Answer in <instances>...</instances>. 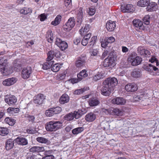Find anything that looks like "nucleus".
Masks as SVG:
<instances>
[{
    "label": "nucleus",
    "mask_w": 159,
    "mask_h": 159,
    "mask_svg": "<svg viewBox=\"0 0 159 159\" xmlns=\"http://www.w3.org/2000/svg\"><path fill=\"white\" fill-rule=\"evenodd\" d=\"M118 84L117 79L115 77L106 79L103 82V86L101 90L102 94L105 96H109L111 91Z\"/></svg>",
    "instance_id": "obj_1"
},
{
    "label": "nucleus",
    "mask_w": 159,
    "mask_h": 159,
    "mask_svg": "<svg viewBox=\"0 0 159 159\" xmlns=\"http://www.w3.org/2000/svg\"><path fill=\"white\" fill-rule=\"evenodd\" d=\"M62 126L61 121L52 120L46 123L45 128L48 131H53L61 128Z\"/></svg>",
    "instance_id": "obj_2"
},
{
    "label": "nucleus",
    "mask_w": 159,
    "mask_h": 159,
    "mask_svg": "<svg viewBox=\"0 0 159 159\" xmlns=\"http://www.w3.org/2000/svg\"><path fill=\"white\" fill-rule=\"evenodd\" d=\"M0 72L4 75H7L10 73L7 70V63L6 59L2 58L0 59Z\"/></svg>",
    "instance_id": "obj_3"
},
{
    "label": "nucleus",
    "mask_w": 159,
    "mask_h": 159,
    "mask_svg": "<svg viewBox=\"0 0 159 159\" xmlns=\"http://www.w3.org/2000/svg\"><path fill=\"white\" fill-rule=\"evenodd\" d=\"M116 65L115 61L113 57H111L106 58L103 61V65L105 67L112 68Z\"/></svg>",
    "instance_id": "obj_4"
},
{
    "label": "nucleus",
    "mask_w": 159,
    "mask_h": 159,
    "mask_svg": "<svg viewBox=\"0 0 159 159\" xmlns=\"http://www.w3.org/2000/svg\"><path fill=\"white\" fill-rule=\"evenodd\" d=\"M75 25V20L74 17H70L64 26L65 31H69L74 27Z\"/></svg>",
    "instance_id": "obj_5"
},
{
    "label": "nucleus",
    "mask_w": 159,
    "mask_h": 159,
    "mask_svg": "<svg viewBox=\"0 0 159 159\" xmlns=\"http://www.w3.org/2000/svg\"><path fill=\"white\" fill-rule=\"evenodd\" d=\"M32 73V68L30 67L24 68L21 71V76L24 79L28 78Z\"/></svg>",
    "instance_id": "obj_6"
},
{
    "label": "nucleus",
    "mask_w": 159,
    "mask_h": 159,
    "mask_svg": "<svg viewBox=\"0 0 159 159\" xmlns=\"http://www.w3.org/2000/svg\"><path fill=\"white\" fill-rule=\"evenodd\" d=\"M17 101L16 97L15 96L10 95L6 96L5 102L9 105L13 104Z\"/></svg>",
    "instance_id": "obj_7"
},
{
    "label": "nucleus",
    "mask_w": 159,
    "mask_h": 159,
    "mask_svg": "<svg viewBox=\"0 0 159 159\" xmlns=\"http://www.w3.org/2000/svg\"><path fill=\"white\" fill-rule=\"evenodd\" d=\"M142 59L141 57L137 56L134 58H129V63H131V65L133 66H136L140 64Z\"/></svg>",
    "instance_id": "obj_8"
},
{
    "label": "nucleus",
    "mask_w": 159,
    "mask_h": 159,
    "mask_svg": "<svg viewBox=\"0 0 159 159\" xmlns=\"http://www.w3.org/2000/svg\"><path fill=\"white\" fill-rule=\"evenodd\" d=\"M16 81V79L12 77L5 80L2 82V84L4 86H9L14 84Z\"/></svg>",
    "instance_id": "obj_9"
},
{
    "label": "nucleus",
    "mask_w": 159,
    "mask_h": 159,
    "mask_svg": "<svg viewBox=\"0 0 159 159\" xmlns=\"http://www.w3.org/2000/svg\"><path fill=\"white\" fill-rule=\"evenodd\" d=\"M125 90L128 92H134L137 91L138 87L137 85L134 83L129 84L125 87Z\"/></svg>",
    "instance_id": "obj_10"
},
{
    "label": "nucleus",
    "mask_w": 159,
    "mask_h": 159,
    "mask_svg": "<svg viewBox=\"0 0 159 159\" xmlns=\"http://www.w3.org/2000/svg\"><path fill=\"white\" fill-rule=\"evenodd\" d=\"M45 99V97L43 94H39L36 96L34 102V103L37 105H40L43 103V100Z\"/></svg>",
    "instance_id": "obj_11"
},
{
    "label": "nucleus",
    "mask_w": 159,
    "mask_h": 159,
    "mask_svg": "<svg viewBox=\"0 0 159 159\" xmlns=\"http://www.w3.org/2000/svg\"><path fill=\"white\" fill-rule=\"evenodd\" d=\"M14 141L18 145L23 146L27 145L28 143L27 140L22 137H18L14 140Z\"/></svg>",
    "instance_id": "obj_12"
},
{
    "label": "nucleus",
    "mask_w": 159,
    "mask_h": 159,
    "mask_svg": "<svg viewBox=\"0 0 159 159\" xmlns=\"http://www.w3.org/2000/svg\"><path fill=\"white\" fill-rule=\"evenodd\" d=\"M111 102L114 104L124 105L126 102V100L121 97H117L112 99Z\"/></svg>",
    "instance_id": "obj_13"
},
{
    "label": "nucleus",
    "mask_w": 159,
    "mask_h": 159,
    "mask_svg": "<svg viewBox=\"0 0 159 159\" xmlns=\"http://www.w3.org/2000/svg\"><path fill=\"white\" fill-rule=\"evenodd\" d=\"M121 11L124 13L130 12L134 10V7L132 4H127L125 7L122 6L121 7Z\"/></svg>",
    "instance_id": "obj_14"
},
{
    "label": "nucleus",
    "mask_w": 159,
    "mask_h": 159,
    "mask_svg": "<svg viewBox=\"0 0 159 159\" xmlns=\"http://www.w3.org/2000/svg\"><path fill=\"white\" fill-rule=\"evenodd\" d=\"M106 28L109 31H113L116 28L115 22L111 20H109L106 23Z\"/></svg>",
    "instance_id": "obj_15"
},
{
    "label": "nucleus",
    "mask_w": 159,
    "mask_h": 159,
    "mask_svg": "<svg viewBox=\"0 0 159 159\" xmlns=\"http://www.w3.org/2000/svg\"><path fill=\"white\" fill-rule=\"evenodd\" d=\"M105 71L102 70L98 72L96 75H95L93 77V80L96 81L100 79H103L105 76Z\"/></svg>",
    "instance_id": "obj_16"
},
{
    "label": "nucleus",
    "mask_w": 159,
    "mask_h": 159,
    "mask_svg": "<svg viewBox=\"0 0 159 159\" xmlns=\"http://www.w3.org/2000/svg\"><path fill=\"white\" fill-rule=\"evenodd\" d=\"M106 113H109L110 114L117 116H122L123 115V110H105Z\"/></svg>",
    "instance_id": "obj_17"
},
{
    "label": "nucleus",
    "mask_w": 159,
    "mask_h": 159,
    "mask_svg": "<svg viewBox=\"0 0 159 159\" xmlns=\"http://www.w3.org/2000/svg\"><path fill=\"white\" fill-rule=\"evenodd\" d=\"M69 100V96L66 94H64L60 97L59 102L60 104H63L68 102Z\"/></svg>",
    "instance_id": "obj_18"
},
{
    "label": "nucleus",
    "mask_w": 159,
    "mask_h": 159,
    "mask_svg": "<svg viewBox=\"0 0 159 159\" xmlns=\"http://www.w3.org/2000/svg\"><path fill=\"white\" fill-rule=\"evenodd\" d=\"M147 10L148 11H153L156 10L157 8V4L155 2L150 3L147 6Z\"/></svg>",
    "instance_id": "obj_19"
},
{
    "label": "nucleus",
    "mask_w": 159,
    "mask_h": 159,
    "mask_svg": "<svg viewBox=\"0 0 159 159\" xmlns=\"http://www.w3.org/2000/svg\"><path fill=\"white\" fill-rule=\"evenodd\" d=\"M14 145V141L11 139H9L6 142L5 148L7 150H10L13 148Z\"/></svg>",
    "instance_id": "obj_20"
},
{
    "label": "nucleus",
    "mask_w": 159,
    "mask_h": 159,
    "mask_svg": "<svg viewBox=\"0 0 159 159\" xmlns=\"http://www.w3.org/2000/svg\"><path fill=\"white\" fill-rule=\"evenodd\" d=\"M45 148L43 147L34 146L30 149V151L33 152H39L45 151Z\"/></svg>",
    "instance_id": "obj_21"
},
{
    "label": "nucleus",
    "mask_w": 159,
    "mask_h": 159,
    "mask_svg": "<svg viewBox=\"0 0 159 159\" xmlns=\"http://www.w3.org/2000/svg\"><path fill=\"white\" fill-rule=\"evenodd\" d=\"M88 76V74L85 70H83L77 75L78 80L80 81Z\"/></svg>",
    "instance_id": "obj_22"
},
{
    "label": "nucleus",
    "mask_w": 159,
    "mask_h": 159,
    "mask_svg": "<svg viewBox=\"0 0 159 159\" xmlns=\"http://www.w3.org/2000/svg\"><path fill=\"white\" fill-rule=\"evenodd\" d=\"M86 110H77V111H75L73 114L74 118L78 119L80 117L83 115L87 112Z\"/></svg>",
    "instance_id": "obj_23"
},
{
    "label": "nucleus",
    "mask_w": 159,
    "mask_h": 159,
    "mask_svg": "<svg viewBox=\"0 0 159 159\" xmlns=\"http://www.w3.org/2000/svg\"><path fill=\"white\" fill-rule=\"evenodd\" d=\"M96 118L95 115L92 112H90L87 114L85 117L86 120L88 122L93 121Z\"/></svg>",
    "instance_id": "obj_24"
},
{
    "label": "nucleus",
    "mask_w": 159,
    "mask_h": 159,
    "mask_svg": "<svg viewBox=\"0 0 159 159\" xmlns=\"http://www.w3.org/2000/svg\"><path fill=\"white\" fill-rule=\"evenodd\" d=\"M85 61L84 59L80 57L78 58L75 63L76 66L78 67H81L84 66Z\"/></svg>",
    "instance_id": "obj_25"
},
{
    "label": "nucleus",
    "mask_w": 159,
    "mask_h": 159,
    "mask_svg": "<svg viewBox=\"0 0 159 159\" xmlns=\"http://www.w3.org/2000/svg\"><path fill=\"white\" fill-rule=\"evenodd\" d=\"M149 1V0H139L137 2V5L140 7H145L148 5Z\"/></svg>",
    "instance_id": "obj_26"
},
{
    "label": "nucleus",
    "mask_w": 159,
    "mask_h": 159,
    "mask_svg": "<svg viewBox=\"0 0 159 159\" xmlns=\"http://www.w3.org/2000/svg\"><path fill=\"white\" fill-rule=\"evenodd\" d=\"M133 23L135 27L139 28L140 29H143V22L139 20H134L133 21Z\"/></svg>",
    "instance_id": "obj_27"
},
{
    "label": "nucleus",
    "mask_w": 159,
    "mask_h": 159,
    "mask_svg": "<svg viewBox=\"0 0 159 159\" xmlns=\"http://www.w3.org/2000/svg\"><path fill=\"white\" fill-rule=\"evenodd\" d=\"M52 153V151H44V154L45 156L43 157L42 159H54V157L51 154Z\"/></svg>",
    "instance_id": "obj_28"
},
{
    "label": "nucleus",
    "mask_w": 159,
    "mask_h": 159,
    "mask_svg": "<svg viewBox=\"0 0 159 159\" xmlns=\"http://www.w3.org/2000/svg\"><path fill=\"white\" fill-rule=\"evenodd\" d=\"M54 63V61H50L47 60V62L44 63L43 65V69L45 70L49 69L52 66Z\"/></svg>",
    "instance_id": "obj_29"
},
{
    "label": "nucleus",
    "mask_w": 159,
    "mask_h": 159,
    "mask_svg": "<svg viewBox=\"0 0 159 159\" xmlns=\"http://www.w3.org/2000/svg\"><path fill=\"white\" fill-rule=\"evenodd\" d=\"M89 30V26L88 25H86L83 28H82L79 31L80 34L82 35H84Z\"/></svg>",
    "instance_id": "obj_30"
},
{
    "label": "nucleus",
    "mask_w": 159,
    "mask_h": 159,
    "mask_svg": "<svg viewBox=\"0 0 159 159\" xmlns=\"http://www.w3.org/2000/svg\"><path fill=\"white\" fill-rule=\"evenodd\" d=\"M32 10L30 8L24 7L20 10V13L21 14L27 15L29 13H31L32 12Z\"/></svg>",
    "instance_id": "obj_31"
},
{
    "label": "nucleus",
    "mask_w": 159,
    "mask_h": 159,
    "mask_svg": "<svg viewBox=\"0 0 159 159\" xmlns=\"http://www.w3.org/2000/svg\"><path fill=\"white\" fill-rule=\"evenodd\" d=\"M100 103L99 100L93 98L89 100V104L91 106H95L98 105Z\"/></svg>",
    "instance_id": "obj_32"
},
{
    "label": "nucleus",
    "mask_w": 159,
    "mask_h": 159,
    "mask_svg": "<svg viewBox=\"0 0 159 159\" xmlns=\"http://www.w3.org/2000/svg\"><path fill=\"white\" fill-rule=\"evenodd\" d=\"M9 133V130L7 128L0 127V135L5 136L7 134Z\"/></svg>",
    "instance_id": "obj_33"
},
{
    "label": "nucleus",
    "mask_w": 159,
    "mask_h": 159,
    "mask_svg": "<svg viewBox=\"0 0 159 159\" xmlns=\"http://www.w3.org/2000/svg\"><path fill=\"white\" fill-rule=\"evenodd\" d=\"M83 17V12L82 8H80L79 11V13L78 14L77 19L78 22L81 23L82 21Z\"/></svg>",
    "instance_id": "obj_34"
},
{
    "label": "nucleus",
    "mask_w": 159,
    "mask_h": 159,
    "mask_svg": "<svg viewBox=\"0 0 159 159\" xmlns=\"http://www.w3.org/2000/svg\"><path fill=\"white\" fill-rule=\"evenodd\" d=\"M61 19V16L58 15L56 17L55 20L52 22L51 24L54 26H56L59 24Z\"/></svg>",
    "instance_id": "obj_35"
},
{
    "label": "nucleus",
    "mask_w": 159,
    "mask_h": 159,
    "mask_svg": "<svg viewBox=\"0 0 159 159\" xmlns=\"http://www.w3.org/2000/svg\"><path fill=\"white\" fill-rule=\"evenodd\" d=\"M131 75L133 77L137 78L140 77L141 73L138 70L135 69L133 71Z\"/></svg>",
    "instance_id": "obj_36"
},
{
    "label": "nucleus",
    "mask_w": 159,
    "mask_h": 159,
    "mask_svg": "<svg viewBox=\"0 0 159 159\" xmlns=\"http://www.w3.org/2000/svg\"><path fill=\"white\" fill-rule=\"evenodd\" d=\"M37 141L42 143H49V141L47 139L43 137H38L36 138Z\"/></svg>",
    "instance_id": "obj_37"
},
{
    "label": "nucleus",
    "mask_w": 159,
    "mask_h": 159,
    "mask_svg": "<svg viewBox=\"0 0 159 159\" xmlns=\"http://www.w3.org/2000/svg\"><path fill=\"white\" fill-rule=\"evenodd\" d=\"M84 130L83 127H79L73 129L72 130V133L74 134H77L81 133Z\"/></svg>",
    "instance_id": "obj_38"
},
{
    "label": "nucleus",
    "mask_w": 159,
    "mask_h": 159,
    "mask_svg": "<svg viewBox=\"0 0 159 159\" xmlns=\"http://www.w3.org/2000/svg\"><path fill=\"white\" fill-rule=\"evenodd\" d=\"M48 57L47 58V60L50 61H53V59L54 57L55 56L54 54V51H49L48 54Z\"/></svg>",
    "instance_id": "obj_39"
},
{
    "label": "nucleus",
    "mask_w": 159,
    "mask_h": 159,
    "mask_svg": "<svg viewBox=\"0 0 159 159\" xmlns=\"http://www.w3.org/2000/svg\"><path fill=\"white\" fill-rule=\"evenodd\" d=\"M5 121L7 124L11 126L13 125L15 123V121L14 119H10L8 117L6 118Z\"/></svg>",
    "instance_id": "obj_40"
},
{
    "label": "nucleus",
    "mask_w": 159,
    "mask_h": 159,
    "mask_svg": "<svg viewBox=\"0 0 159 159\" xmlns=\"http://www.w3.org/2000/svg\"><path fill=\"white\" fill-rule=\"evenodd\" d=\"M46 37L47 40L49 43H51L52 42L53 38L52 34L51 33V32H47Z\"/></svg>",
    "instance_id": "obj_41"
},
{
    "label": "nucleus",
    "mask_w": 159,
    "mask_h": 159,
    "mask_svg": "<svg viewBox=\"0 0 159 159\" xmlns=\"http://www.w3.org/2000/svg\"><path fill=\"white\" fill-rule=\"evenodd\" d=\"M62 51H64L67 48L68 45L65 41H63L61 43V45L58 46Z\"/></svg>",
    "instance_id": "obj_42"
},
{
    "label": "nucleus",
    "mask_w": 159,
    "mask_h": 159,
    "mask_svg": "<svg viewBox=\"0 0 159 159\" xmlns=\"http://www.w3.org/2000/svg\"><path fill=\"white\" fill-rule=\"evenodd\" d=\"M51 67V70L54 72H57L60 68V66L58 64H55Z\"/></svg>",
    "instance_id": "obj_43"
},
{
    "label": "nucleus",
    "mask_w": 159,
    "mask_h": 159,
    "mask_svg": "<svg viewBox=\"0 0 159 159\" xmlns=\"http://www.w3.org/2000/svg\"><path fill=\"white\" fill-rule=\"evenodd\" d=\"M57 113L55 112V111L53 110H46L45 113L48 116H52L54 114H57Z\"/></svg>",
    "instance_id": "obj_44"
},
{
    "label": "nucleus",
    "mask_w": 159,
    "mask_h": 159,
    "mask_svg": "<svg viewBox=\"0 0 159 159\" xmlns=\"http://www.w3.org/2000/svg\"><path fill=\"white\" fill-rule=\"evenodd\" d=\"M74 118V114L72 113H71L66 116L65 119L68 120H73Z\"/></svg>",
    "instance_id": "obj_45"
},
{
    "label": "nucleus",
    "mask_w": 159,
    "mask_h": 159,
    "mask_svg": "<svg viewBox=\"0 0 159 159\" xmlns=\"http://www.w3.org/2000/svg\"><path fill=\"white\" fill-rule=\"evenodd\" d=\"M66 75L65 72L62 73L57 76L56 79L57 80H63L66 77Z\"/></svg>",
    "instance_id": "obj_46"
},
{
    "label": "nucleus",
    "mask_w": 159,
    "mask_h": 159,
    "mask_svg": "<svg viewBox=\"0 0 159 159\" xmlns=\"http://www.w3.org/2000/svg\"><path fill=\"white\" fill-rule=\"evenodd\" d=\"M144 23L146 25H149L150 22V17L149 15L146 16L143 19Z\"/></svg>",
    "instance_id": "obj_47"
},
{
    "label": "nucleus",
    "mask_w": 159,
    "mask_h": 159,
    "mask_svg": "<svg viewBox=\"0 0 159 159\" xmlns=\"http://www.w3.org/2000/svg\"><path fill=\"white\" fill-rule=\"evenodd\" d=\"M21 67V65L19 64L16 61H15L13 62V67L12 68L15 70H16L17 69H19Z\"/></svg>",
    "instance_id": "obj_48"
},
{
    "label": "nucleus",
    "mask_w": 159,
    "mask_h": 159,
    "mask_svg": "<svg viewBox=\"0 0 159 159\" xmlns=\"http://www.w3.org/2000/svg\"><path fill=\"white\" fill-rule=\"evenodd\" d=\"M85 91L84 89H77L74 92V94L76 95H80L83 93Z\"/></svg>",
    "instance_id": "obj_49"
},
{
    "label": "nucleus",
    "mask_w": 159,
    "mask_h": 159,
    "mask_svg": "<svg viewBox=\"0 0 159 159\" xmlns=\"http://www.w3.org/2000/svg\"><path fill=\"white\" fill-rule=\"evenodd\" d=\"M145 50L142 46H139L138 48V52L141 55H143L145 53Z\"/></svg>",
    "instance_id": "obj_50"
},
{
    "label": "nucleus",
    "mask_w": 159,
    "mask_h": 159,
    "mask_svg": "<svg viewBox=\"0 0 159 159\" xmlns=\"http://www.w3.org/2000/svg\"><path fill=\"white\" fill-rule=\"evenodd\" d=\"M7 112L10 116L15 115V114L19 112V110H7Z\"/></svg>",
    "instance_id": "obj_51"
},
{
    "label": "nucleus",
    "mask_w": 159,
    "mask_h": 159,
    "mask_svg": "<svg viewBox=\"0 0 159 159\" xmlns=\"http://www.w3.org/2000/svg\"><path fill=\"white\" fill-rule=\"evenodd\" d=\"M96 11L95 9L94 8H89V10L88 11V14L90 16L93 15Z\"/></svg>",
    "instance_id": "obj_52"
},
{
    "label": "nucleus",
    "mask_w": 159,
    "mask_h": 159,
    "mask_svg": "<svg viewBox=\"0 0 159 159\" xmlns=\"http://www.w3.org/2000/svg\"><path fill=\"white\" fill-rule=\"evenodd\" d=\"M108 43H109L107 42V40H104L101 42V46L102 48H105L107 46Z\"/></svg>",
    "instance_id": "obj_53"
},
{
    "label": "nucleus",
    "mask_w": 159,
    "mask_h": 159,
    "mask_svg": "<svg viewBox=\"0 0 159 159\" xmlns=\"http://www.w3.org/2000/svg\"><path fill=\"white\" fill-rule=\"evenodd\" d=\"M25 117H27L29 120L30 121H31L32 122H33L35 118L34 116H30V115H27V116H25Z\"/></svg>",
    "instance_id": "obj_54"
},
{
    "label": "nucleus",
    "mask_w": 159,
    "mask_h": 159,
    "mask_svg": "<svg viewBox=\"0 0 159 159\" xmlns=\"http://www.w3.org/2000/svg\"><path fill=\"white\" fill-rule=\"evenodd\" d=\"M63 41L58 38H57L55 39V44L57 45V46L61 45V43Z\"/></svg>",
    "instance_id": "obj_55"
},
{
    "label": "nucleus",
    "mask_w": 159,
    "mask_h": 159,
    "mask_svg": "<svg viewBox=\"0 0 159 159\" xmlns=\"http://www.w3.org/2000/svg\"><path fill=\"white\" fill-rule=\"evenodd\" d=\"M98 52V51L97 49H93L92 51L90 52L91 55L93 56H96Z\"/></svg>",
    "instance_id": "obj_56"
},
{
    "label": "nucleus",
    "mask_w": 159,
    "mask_h": 159,
    "mask_svg": "<svg viewBox=\"0 0 159 159\" xmlns=\"http://www.w3.org/2000/svg\"><path fill=\"white\" fill-rule=\"evenodd\" d=\"M107 42H108V43H112L115 41V38L111 36L108 38L107 39Z\"/></svg>",
    "instance_id": "obj_57"
},
{
    "label": "nucleus",
    "mask_w": 159,
    "mask_h": 159,
    "mask_svg": "<svg viewBox=\"0 0 159 159\" xmlns=\"http://www.w3.org/2000/svg\"><path fill=\"white\" fill-rule=\"evenodd\" d=\"M47 18V16L44 14H42L40 15V20L41 21H43Z\"/></svg>",
    "instance_id": "obj_58"
},
{
    "label": "nucleus",
    "mask_w": 159,
    "mask_h": 159,
    "mask_svg": "<svg viewBox=\"0 0 159 159\" xmlns=\"http://www.w3.org/2000/svg\"><path fill=\"white\" fill-rule=\"evenodd\" d=\"M81 41V39L80 37L76 38L74 40V43L76 45H77L80 43Z\"/></svg>",
    "instance_id": "obj_59"
},
{
    "label": "nucleus",
    "mask_w": 159,
    "mask_h": 159,
    "mask_svg": "<svg viewBox=\"0 0 159 159\" xmlns=\"http://www.w3.org/2000/svg\"><path fill=\"white\" fill-rule=\"evenodd\" d=\"M54 51V56L56 57H60V52L57 50H55Z\"/></svg>",
    "instance_id": "obj_60"
},
{
    "label": "nucleus",
    "mask_w": 159,
    "mask_h": 159,
    "mask_svg": "<svg viewBox=\"0 0 159 159\" xmlns=\"http://www.w3.org/2000/svg\"><path fill=\"white\" fill-rule=\"evenodd\" d=\"M88 40L83 38L82 40V44L84 46H86L88 43Z\"/></svg>",
    "instance_id": "obj_61"
},
{
    "label": "nucleus",
    "mask_w": 159,
    "mask_h": 159,
    "mask_svg": "<svg viewBox=\"0 0 159 159\" xmlns=\"http://www.w3.org/2000/svg\"><path fill=\"white\" fill-rule=\"evenodd\" d=\"M149 66L151 68L152 70H154L156 71L158 70V68L157 67H156L155 66H154V65H152L151 64H149Z\"/></svg>",
    "instance_id": "obj_62"
},
{
    "label": "nucleus",
    "mask_w": 159,
    "mask_h": 159,
    "mask_svg": "<svg viewBox=\"0 0 159 159\" xmlns=\"http://www.w3.org/2000/svg\"><path fill=\"white\" fill-rule=\"evenodd\" d=\"M108 51L107 50H105L103 53L102 56V57L103 58H104L108 54Z\"/></svg>",
    "instance_id": "obj_63"
},
{
    "label": "nucleus",
    "mask_w": 159,
    "mask_h": 159,
    "mask_svg": "<svg viewBox=\"0 0 159 159\" xmlns=\"http://www.w3.org/2000/svg\"><path fill=\"white\" fill-rule=\"evenodd\" d=\"M36 156L35 155H28L27 156V159H34L36 157Z\"/></svg>",
    "instance_id": "obj_64"
}]
</instances>
